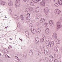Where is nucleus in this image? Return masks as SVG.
Listing matches in <instances>:
<instances>
[{
	"mask_svg": "<svg viewBox=\"0 0 62 62\" xmlns=\"http://www.w3.org/2000/svg\"><path fill=\"white\" fill-rule=\"evenodd\" d=\"M48 40H46V43L47 46H49L51 47H53L54 46V41H52V38L51 37H49Z\"/></svg>",
	"mask_w": 62,
	"mask_h": 62,
	"instance_id": "nucleus-1",
	"label": "nucleus"
},
{
	"mask_svg": "<svg viewBox=\"0 0 62 62\" xmlns=\"http://www.w3.org/2000/svg\"><path fill=\"white\" fill-rule=\"evenodd\" d=\"M54 57H53L52 56H49V58H46L45 59L46 62H52L54 60Z\"/></svg>",
	"mask_w": 62,
	"mask_h": 62,
	"instance_id": "nucleus-2",
	"label": "nucleus"
},
{
	"mask_svg": "<svg viewBox=\"0 0 62 62\" xmlns=\"http://www.w3.org/2000/svg\"><path fill=\"white\" fill-rule=\"evenodd\" d=\"M54 12L56 13V14L57 16H58L59 13L61 12V11L58 9H55L54 10Z\"/></svg>",
	"mask_w": 62,
	"mask_h": 62,
	"instance_id": "nucleus-3",
	"label": "nucleus"
},
{
	"mask_svg": "<svg viewBox=\"0 0 62 62\" xmlns=\"http://www.w3.org/2000/svg\"><path fill=\"white\" fill-rule=\"evenodd\" d=\"M44 13L46 14V16L48 15V13L49 12V9L47 7H46L45 8L44 10Z\"/></svg>",
	"mask_w": 62,
	"mask_h": 62,
	"instance_id": "nucleus-4",
	"label": "nucleus"
},
{
	"mask_svg": "<svg viewBox=\"0 0 62 62\" xmlns=\"http://www.w3.org/2000/svg\"><path fill=\"white\" fill-rule=\"evenodd\" d=\"M52 37L53 39H54L55 40L56 39H57V36L56 35V33H53Z\"/></svg>",
	"mask_w": 62,
	"mask_h": 62,
	"instance_id": "nucleus-5",
	"label": "nucleus"
},
{
	"mask_svg": "<svg viewBox=\"0 0 62 62\" xmlns=\"http://www.w3.org/2000/svg\"><path fill=\"white\" fill-rule=\"evenodd\" d=\"M49 24L51 26H54V23L52 20H50L49 22Z\"/></svg>",
	"mask_w": 62,
	"mask_h": 62,
	"instance_id": "nucleus-6",
	"label": "nucleus"
},
{
	"mask_svg": "<svg viewBox=\"0 0 62 62\" xmlns=\"http://www.w3.org/2000/svg\"><path fill=\"white\" fill-rule=\"evenodd\" d=\"M39 37H37L35 39V43L36 44L38 43L39 40Z\"/></svg>",
	"mask_w": 62,
	"mask_h": 62,
	"instance_id": "nucleus-7",
	"label": "nucleus"
},
{
	"mask_svg": "<svg viewBox=\"0 0 62 62\" xmlns=\"http://www.w3.org/2000/svg\"><path fill=\"white\" fill-rule=\"evenodd\" d=\"M57 25V28H56V30H56V31H55V32H56V31H58V29H59V28H61V27H62V25H61V24L58 25Z\"/></svg>",
	"mask_w": 62,
	"mask_h": 62,
	"instance_id": "nucleus-8",
	"label": "nucleus"
},
{
	"mask_svg": "<svg viewBox=\"0 0 62 62\" xmlns=\"http://www.w3.org/2000/svg\"><path fill=\"white\" fill-rule=\"evenodd\" d=\"M44 26L46 28L48 27V23L46 22L44 23Z\"/></svg>",
	"mask_w": 62,
	"mask_h": 62,
	"instance_id": "nucleus-9",
	"label": "nucleus"
},
{
	"mask_svg": "<svg viewBox=\"0 0 62 62\" xmlns=\"http://www.w3.org/2000/svg\"><path fill=\"white\" fill-rule=\"evenodd\" d=\"M8 3L9 6H12V2L11 1V0L8 1Z\"/></svg>",
	"mask_w": 62,
	"mask_h": 62,
	"instance_id": "nucleus-10",
	"label": "nucleus"
},
{
	"mask_svg": "<svg viewBox=\"0 0 62 62\" xmlns=\"http://www.w3.org/2000/svg\"><path fill=\"white\" fill-rule=\"evenodd\" d=\"M41 32V30L39 28L37 30V34H39Z\"/></svg>",
	"mask_w": 62,
	"mask_h": 62,
	"instance_id": "nucleus-11",
	"label": "nucleus"
},
{
	"mask_svg": "<svg viewBox=\"0 0 62 62\" xmlns=\"http://www.w3.org/2000/svg\"><path fill=\"white\" fill-rule=\"evenodd\" d=\"M20 4L19 3L16 2L15 4V6L16 8H18Z\"/></svg>",
	"mask_w": 62,
	"mask_h": 62,
	"instance_id": "nucleus-12",
	"label": "nucleus"
},
{
	"mask_svg": "<svg viewBox=\"0 0 62 62\" xmlns=\"http://www.w3.org/2000/svg\"><path fill=\"white\" fill-rule=\"evenodd\" d=\"M55 51L56 52H58V46H56L54 48Z\"/></svg>",
	"mask_w": 62,
	"mask_h": 62,
	"instance_id": "nucleus-13",
	"label": "nucleus"
},
{
	"mask_svg": "<svg viewBox=\"0 0 62 62\" xmlns=\"http://www.w3.org/2000/svg\"><path fill=\"white\" fill-rule=\"evenodd\" d=\"M6 2L4 1H1L0 2V6H3L5 4Z\"/></svg>",
	"mask_w": 62,
	"mask_h": 62,
	"instance_id": "nucleus-14",
	"label": "nucleus"
},
{
	"mask_svg": "<svg viewBox=\"0 0 62 62\" xmlns=\"http://www.w3.org/2000/svg\"><path fill=\"white\" fill-rule=\"evenodd\" d=\"M55 40V41L56 42V43L57 44H60V40L59 39H57Z\"/></svg>",
	"mask_w": 62,
	"mask_h": 62,
	"instance_id": "nucleus-15",
	"label": "nucleus"
},
{
	"mask_svg": "<svg viewBox=\"0 0 62 62\" xmlns=\"http://www.w3.org/2000/svg\"><path fill=\"white\" fill-rule=\"evenodd\" d=\"M44 54L45 55H48V54H49V53L47 50H44Z\"/></svg>",
	"mask_w": 62,
	"mask_h": 62,
	"instance_id": "nucleus-16",
	"label": "nucleus"
},
{
	"mask_svg": "<svg viewBox=\"0 0 62 62\" xmlns=\"http://www.w3.org/2000/svg\"><path fill=\"white\" fill-rule=\"evenodd\" d=\"M39 7H36L35 9V11L37 13L39 11Z\"/></svg>",
	"mask_w": 62,
	"mask_h": 62,
	"instance_id": "nucleus-17",
	"label": "nucleus"
},
{
	"mask_svg": "<svg viewBox=\"0 0 62 62\" xmlns=\"http://www.w3.org/2000/svg\"><path fill=\"white\" fill-rule=\"evenodd\" d=\"M49 28H47L45 30V33L48 34L49 33Z\"/></svg>",
	"mask_w": 62,
	"mask_h": 62,
	"instance_id": "nucleus-18",
	"label": "nucleus"
},
{
	"mask_svg": "<svg viewBox=\"0 0 62 62\" xmlns=\"http://www.w3.org/2000/svg\"><path fill=\"white\" fill-rule=\"evenodd\" d=\"M45 22V19L43 18H42L40 20V22L41 23H44Z\"/></svg>",
	"mask_w": 62,
	"mask_h": 62,
	"instance_id": "nucleus-19",
	"label": "nucleus"
},
{
	"mask_svg": "<svg viewBox=\"0 0 62 62\" xmlns=\"http://www.w3.org/2000/svg\"><path fill=\"white\" fill-rule=\"evenodd\" d=\"M58 3L59 4V5H62V0H58Z\"/></svg>",
	"mask_w": 62,
	"mask_h": 62,
	"instance_id": "nucleus-20",
	"label": "nucleus"
},
{
	"mask_svg": "<svg viewBox=\"0 0 62 62\" xmlns=\"http://www.w3.org/2000/svg\"><path fill=\"white\" fill-rule=\"evenodd\" d=\"M20 19L22 20V21H23L24 20V17L22 15H21L20 16Z\"/></svg>",
	"mask_w": 62,
	"mask_h": 62,
	"instance_id": "nucleus-21",
	"label": "nucleus"
},
{
	"mask_svg": "<svg viewBox=\"0 0 62 62\" xmlns=\"http://www.w3.org/2000/svg\"><path fill=\"white\" fill-rule=\"evenodd\" d=\"M33 24L32 23H31L30 24V26H29V29H32V27H33Z\"/></svg>",
	"mask_w": 62,
	"mask_h": 62,
	"instance_id": "nucleus-22",
	"label": "nucleus"
},
{
	"mask_svg": "<svg viewBox=\"0 0 62 62\" xmlns=\"http://www.w3.org/2000/svg\"><path fill=\"white\" fill-rule=\"evenodd\" d=\"M30 21V18H29L28 17H27L26 18V21L27 23H28Z\"/></svg>",
	"mask_w": 62,
	"mask_h": 62,
	"instance_id": "nucleus-23",
	"label": "nucleus"
},
{
	"mask_svg": "<svg viewBox=\"0 0 62 62\" xmlns=\"http://www.w3.org/2000/svg\"><path fill=\"white\" fill-rule=\"evenodd\" d=\"M44 38L42 37L40 39V40L41 43H43L44 41Z\"/></svg>",
	"mask_w": 62,
	"mask_h": 62,
	"instance_id": "nucleus-24",
	"label": "nucleus"
},
{
	"mask_svg": "<svg viewBox=\"0 0 62 62\" xmlns=\"http://www.w3.org/2000/svg\"><path fill=\"white\" fill-rule=\"evenodd\" d=\"M31 32L32 34H35L36 33V30L35 29H32L31 30Z\"/></svg>",
	"mask_w": 62,
	"mask_h": 62,
	"instance_id": "nucleus-25",
	"label": "nucleus"
},
{
	"mask_svg": "<svg viewBox=\"0 0 62 62\" xmlns=\"http://www.w3.org/2000/svg\"><path fill=\"white\" fill-rule=\"evenodd\" d=\"M29 55L30 56H32V55H33V52H32V51H30L29 53Z\"/></svg>",
	"mask_w": 62,
	"mask_h": 62,
	"instance_id": "nucleus-26",
	"label": "nucleus"
},
{
	"mask_svg": "<svg viewBox=\"0 0 62 62\" xmlns=\"http://www.w3.org/2000/svg\"><path fill=\"white\" fill-rule=\"evenodd\" d=\"M8 13H9V14H12V11H11V10L9 9L8 10Z\"/></svg>",
	"mask_w": 62,
	"mask_h": 62,
	"instance_id": "nucleus-27",
	"label": "nucleus"
},
{
	"mask_svg": "<svg viewBox=\"0 0 62 62\" xmlns=\"http://www.w3.org/2000/svg\"><path fill=\"white\" fill-rule=\"evenodd\" d=\"M32 1L34 3H37L38 2H39L41 0H32Z\"/></svg>",
	"mask_w": 62,
	"mask_h": 62,
	"instance_id": "nucleus-28",
	"label": "nucleus"
},
{
	"mask_svg": "<svg viewBox=\"0 0 62 62\" xmlns=\"http://www.w3.org/2000/svg\"><path fill=\"white\" fill-rule=\"evenodd\" d=\"M23 56L25 58L27 57V54L26 53H25L23 54Z\"/></svg>",
	"mask_w": 62,
	"mask_h": 62,
	"instance_id": "nucleus-29",
	"label": "nucleus"
},
{
	"mask_svg": "<svg viewBox=\"0 0 62 62\" xmlns=\"http://www.w3.org/2000/svg\"><path fill=\"white\" fill-rule=\"evenodd\" d=\"M19 19V16L17 15H16L15 17V20H18Z\"/></svg>",
	"mask_w": 62,
	"mask_h": 62,
	"instance_id": "nucleus-30",
	"label": "nucleus"
},
{
	"mask_svg": "<svg viewBox=\"0 0 62 62\" xmlns=\"http://www.w3.org/2000/svg\"><path fill=\"white\" fill-rule=\"evenodd\" d=\"M29 11H30V9L28 8H26L25 10V11L26 12H29Z\"/></svg>",
	"mask_w": 62,
	"mask_h": 62,
	"instance_id": "nucleus-31",
	"label": "nucleus"
},
{
	"mask_svg": "<svg viewBox=\"0 0 62 62\" xmlns=\"http://www.w3.org/2000/svg\"><path fill=\"white\" fill-rule=\"evenodd\" d=\"M40 62H45V60L44 59H41L39 60Z\"/></svg>",
	"mask_w": 62,
	"mask_h": 62,
	"instance_id": "nucleus-32",
	"label": "nucleus"
},
{
	"mask_svg": "<svg viewBox=\"0 0 62 62\" xmlns=\"http://www.w3.org/2000/svg\"><path fill=\"white\" fill-rule=\"evenodd\" d=\"M59 3H56L54 4V6L55 7H58V6H59Z\"/></svg>",
	"mask_w": 62,
	"mask_h": 62,
	"instance_id": "nucleus-33",
	"label": "nucleus"
},
{
	"mask_svg": "<svg viewBox=\"0 0 62 62\" xmlns=\"http://www.w3.org/2000/svg\"><path fill=\"white\" fill-rule=\"evenodd\" d=\"M36 18L37 19L39 18V16L38 14H37L36 15Z\"/></svg>",
	"mask_w": 62,
	"mask_h": 62,
	"instance_id": "nucleus-34",
	"label": "nucleus"
},
{
	"mask_svg": "<svg viewBox=\"0 0 62 62\" xmlns=\"http://www.w3.org/2000/svg\"><path fill=\"white\" fill-rule=\"evenodd\" d=\"M30 5L31 6H35V4L33 3V2H31L30 3Z\"/></svg>",
	"mask_w": 62,
	"mask_h": 62,
	"instance_id": "nucleus-35",
	"label": "nucleus"
},
{
	"mask_svg": "<svg viewBox=\"0 0 62 62\" xmlns=\"http://www.w3.org/2000/svg\"><path fill=\"white\" fill-rule=\"evenodd\" d=\"M60 24H61V22L60 21L58 22L57 23V25H60Z\"/></svg>",
	"mask_w": 62,
	"mask_h": 62,
	"instance_id": "nucleus-36",
	"label": "nucleus"
},
{
	"mask_svg": "<svg viewBox=\"0 0 62 62\" xmlns=\"http://www.w3.org/2000/svg\"><path fill=\"white\" fill-rule=\"evenodd\" d=\"M4 51L5 53H7L8 52V50L6 49H4Z\"/></svg>",
	"mask_w": 62,
	"mask_h": 62,
	"instance_id": "nucleus-37",
	"label": "nucleus"
},
{
	"mask_svg": "<svg viewBox=\"0 0 62 62\" xmlns=\"http://www.w3.org/2000/svg\"><path fill=\"white\" fill-rule=\"evenodd\" d=\"M5 57L6 58H10V57L9 56H8L7 55H5Z\"/></svg>",
	"mask_w": 62,
	"mask_h": 62,
	"instance_id": "nucleus-38",
	"label": "nucleus"
},
{
	"mask_svg": "<svg viewBox=\"0 0 62 62\" xmlns=\"http://www.w3.org/2000/svg\"><path fill=\"white\" fill-rule=\"evenodd\" d=\"M40 5L42 7H44L45 6V4L42 3Z\"/></svg>",
	"mask_w": 62,
	"mask_h": 62,
	"instance_id": "nucleus-39",
	"label": "nucleus"
},
{
	"mask_svg": "<svg viewBox=\"0 0 62 62\" xmlns=\"http://www.w3.org/2000/svg\"><path fill=\"white\" fill-rule=\"evenodd\" d=\"M29 9H30V11L31 12H33V8H31Z\"/></svg>",
	"mask_w": 62,
	"mask_h": 62,
	"instance_id": "nucleus-40",
	"label": "nucleus"
},
{
	"mask_svg": "<svg viewBox=\"0 0 62 62\" xmlns=\"http://www.w3.org/2000/svg\"><path fill=\"white\" fill-rule=\"evenodd\" d=\"M37 53L38 55H40V53L39 51H37Z\"/></svg>",
	"mask_w": 62,
	"mask_h": 62,
	"instance_id": "nucleus-41",
	"label": "nucleus"
},
{
	"mask_svg": "<svg viewBox=\"0 0 62 62\" xmlns=\"http://www.w3.org/2000/svg\"><path fill=\"white\" fill-rule=\"evenodd\" d=\"M59 19L60 22H62V17H60Z\"/></svg>",
	"mask_w": 62,
	"mask_h": 62,
	"instance_id": "nucleus-42",
	"label": "nucleus"
},
{
	"mask_svg": "<svg viewBox=\"0 0 62 62\" xmlns=\"http://www.w3.org/2000/svg\"><path fill=\"white\" fill-rule=\"evenodd\" d=\"M26 7L27 8L29 7V4H27L26 5Z\"/></svg>",
	"mask_w": 62,
	"mask_h": 62,
	"instance_id": "nucleus-43",
	"label": "nucleus"
},
{
	"mask_svg": "<svg viewBox=\"0 0 62 62\" xmlns=\"http://www.w3.org/2000/svg\"><path fill=\"white\" fill-rule=\"evenodd\" d=\"M42 36L43 38H45V35L44 34H42Z\"/></svg>",
	"mask_w": 62,
	"mask_h": 62,
	"instance_id": "nucleus-44",
	"label": "nucleus"
},
{
	"mask_svg": "<svg viewBox=\"0 0 62 62\" xmlns=\"http://www.w3.org/2000/svg\"><path fill=\"white\" fill-rule=\"evenodd\" d=\"M40 48L41 50H42V49H43V48H44V47L42 46H40Z\"/></svg>",
	"mask_w": 62,
	"mask_h": 62,
	"instance_id": "nucleus-45",
	"label": "nucleus"
},
{
	"mask_svg": "<svg viewBox=\"0 0 62 62\" xmlns=\"http://www.w3.org/2000/svg\"><path fill=\"white\" fill-rule=\"evenodd\" d=\"M27 16V17H29V16H30V14L29 13H27L26 15Z\"/></svg>",
	"mask_w": 62,
	"mask_h": 62,
	"instance_id": "nucleus-46",
	"label": "nucleus"
},
{
	"mask_svg": "<svg viewBox=\"0 0 62 62\" xmlns=\"http://www.w3.org/2000/svg\"><path fill=\"white\" fill-rule=\"evenodd\" d=\"M20 0H16V2H17V3H19V2H20Z\"/></svg>",
	"mask_w": 62,
	"mask_h": 62,
	"instance_id": "nucleus-47",
	"label": "nucleus"
},
{
	"mask_svg": "<svg viewBox=\"0 0 62 62\" xmlns=\"http://www.w3.org/2000/svg\"><path fill=\"white\" fill-rule=\"evenodd\" d=\"M36 24L38 26L39 25V22H37L36 23Z\"/></svg>",
	"mask_w": 62,
	"mask_h": 62,
	"instance_id": "nucleus-48",
	"label": "nucleus"
},
{
	"mask_svg": "<svg viewBox=\"0 0 62 62\" xmlns=\"http://www.w3.org/2000/svg\"><path fill=\"white\" fill-rule=\"evenodd\" d=\"M25 35H29L28 32L27 31H26L25 32Z\"/></svg>",
	"mask_w": 62,
	"mask_h": 62,
	"instance_id": "nucleus-49",
	"label": "nucleus"
},
{
	"mask_svg": "<svg viewBox=\"0 0 62 62\" xmlns=\"http://www.w3.org/2000/svg\"><path fill=\"white\" fill-rule=\"evenodd\" d=\"M55 62H59L58 60L57 59H56L54 60Z\"/></svg>",
	"mask_w": 62,
	"mask_h": 62,
	"instance_id": "nucleus-50",
	"label": "nucleus"
},
{
	"mask_svg": "<svg viewBox=\"0 0 62 62\" xmlns=\"http://www.w3.org/2000/svg\"><path fill=\"white\" fill-rule=\"evenodd\" d=\"M42 3H43V4H45V1L43 0L41 2Z\"/></svg>",
	"mask_w": 62,
	"mask_h": 62,
	"instance_id": "nucleus-51",
	"label": "nucleus"
},
{
	"mask_svg": "<svg viewBox=\"0 0 62 62\" xmlns=\"http://www.w3.org/2000/svg\"><path fill=\"white\" fill-rule=\"evenodd\" d=\"M42 16L41 15H39V18H42Z\"/></svg>",
	"mask_w": 62,
	"mask_h": 62,
	"instance_id": "nucleus-52",
	"label": "nucleus"
},
{
	"mask_svg": "<svg viewBox=\"0 0 62 62\" xmlns=\"http://www.w3.org/2000/svg\"><path fill=\"white\" fill-rule=\"evenodd\" d=\"M9 46H10L11 47H9V46L8 47L9 49H10V48H12V46H11V45H9Z\"/></svg>",
	"mask_w": 62,
	"mask_h": 62,
	"instance_id": "nucleus-53",
	"label": "nucleus"
},
{
	"mask_svg": "<svg viewBox=\"0 0 62 62\" xmlns=\"http://www.w3.org/2000/svg\"><path fill=\"white\" fill-rule=\"evenodd\" d=\"M54 56L55 57H56V55L55 53L54 54Z\"/></svg>",
	"mask_w": 62,
	"mask_h": 62,
	"instance_id": "nucleus-54",
	"label": "nucleus"
},
{
	"mask_svg": "<svg viewBox=\"0 0 62 62\" xmlns=\"http://www.w3.org/2000/svg\"><path fill=\"white\" fill-rule=\"evenodd\" d=\"M28 0H23L24 2H26Z\"/></svg>",
	"mask_w": 62,
	"mask_h": 62,
	"instance_id": "nucleus-55",
	"label": "nucleus"
},
{
	"mask_svg": "<svg viewBox=\"0 0 62 62\" xmlns=\"http://www.w3.org/2000/svg\"><path fill=\"white\" fill-rule=\"evenodd\" d=\"M15 57L16 59H17V58H18V57H17V56H16Z\"/></svg>",
	"mask_w": 62,
	"mask_h": 62,
	"instance_id": "nucleus-56",
	"label": "nucleus"
},
{
	"mask_svg": "<svg viewBox=\"0 0 62 62\" xmlns=\"http://www.w3.org/2000/svg\"><path fill=\"white\" fill-rule=\"evenodd\" d=\"M20 24L19 23H18V26H17L18 27L19 26H20Z\"/></svg>",
	"mask_w": 62,
	"mask_h": 62,
	"instance_id": "nucleus-57",
	"label": "nucleus"
},
{
	"mask_svg": "<svg viewBox=\"0 0 62 62\" xmlns=\"http://www.w3.org/2000/svg\"><path fill=\"white\" fill-rule=\"evenodd\" d=\"M58 59H60V57H58Z\"/></svg>",
	"mask_w": 62,
	"mask_h": 62,
	"instance_id": "nucleus-58",
	"label": "nucleus"
},
{
	"mask_svg": "<svg viewBox=\"0 0 62 62\" xmlns=\"http://www.w3.org/2000/svg\"><path fill=\"white\" fill-rule=\"evenodd\" d=\"M17 60H18V61H19V58H17Z\"/></svg>",
	"mask_w": 62,
	"mask_h": 62,
	"instance_id": "nucleus-59",
	"label": "nucleus"
},
{
	"mask_svg": "<svg viewBox=\"0 0 62 62\" xmlns=\"http://www.w3.org/2000/svg\"><path fill=\"white\" fill-rule=\"evenodd\" d=\"M61 49L62 50V46H61Z\"/></svg>",
	"mask_w": 62,
	"mask_h": 62,
	"instance_id": "nucleus-60",
	"label": "nucleus"
},
{
	"mask_svg": "<svg viewBox=\"0 0 62 62\" xmlns=\"http://www.w3.org/2000/svg\"><path fill=\"white\" fill-rule=\"evenodd\" d=\"M55 0H53V2H55Z\"/></svg>",
	"mask_w": 62,
	"mask_h": 62,
	"instance_id": "nucleus-61",
	"label": "nucleus"
},
{
	"mask_svg": "<svg viewBox=\"0 0 62 62\" xmlns=\"http://www.w3.org/2000/svg\"><path fill=\"white\" fill-rule=\"evenodd\" d=\"M10 39H11V40H12V39H11V38H10Z\"/></svg>",
	"mask_w": 62,
	"mask_h": 62,
	"instance_id": "nucleus-62",
	"label": "nucleus"
},
{
	"mask_svg": "<svg viewBox=\"0 0 62 62\" xmlns=\"http://www.w3.org/2000/svg\"><path fill=\"white\" fill-rule=\"evenodd\" d=\"M61 62H62V60H61Z\"/></svg>",
	"mask_w": 62,
	"mask_h": 62,
	"instance_id": "nucleus-63",
	"label": "nucleus"
},
{
	"mask_svg": "<svg viewBox=\"0 0 62 62\" xmlns=\"http://www.w3.org/2000/svg\"><path fill=\"white\" fill-rule=\"evenodd\" d=\"M21 41H22H22H23V40H21Z\"/></svg>",
	"mask_w": 62,
	"mask_h": 62,
	"instance_id": "nucleus-64",
	"label": "nucleus"
}]
</instances>
